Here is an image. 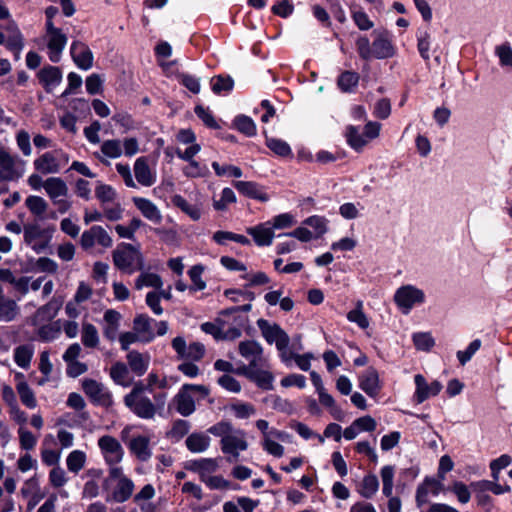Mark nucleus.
<instances>
[{"instance_id":"obj_57","label":"nucleus","mask_w":512,"mask_h":512,"mask_svg":"<svg viewBox=\"0 0 512 512\" xmlns=\"http://www.w3.org/2000/svg\"><path fill=\"white\" fill-rule=\"evenodd\" d=\"M217 323L218 324L211 323V322H205L201 325V329L205 333L211 334L215 339L221 340L225 323L222 319H218Z\"/></svg>"},{"instance_id":"obj_42","label":"nucleus","mask_w":512,"mask_h":512,"mask_svg":"<svg viewBox=\"0 0 512 512\" xmlns=\"http://www.w3.org/2000/svg\"><path fill=\"white\" fill-rule=\"evenodd\" d=\"M266 145L278 156L288 157L292 155L290 146L281 139L266 137Z\"/></svg>"},{"instance_id":"obj_24","label":"nucleus","mask_w":512,"mask_h":512,"mask_svg":"<svg viewBox=\"0 0 512 512\" xmlns=\"http://www.w3.org/2000/svg\"><path fill=\"white\" fill-rule=\"evenodd\" d=\"M48 48L50 50L49 59L57 63L60 61L61 53L67 43V37L61 30L49 34Z\"/></svg>"},{"instance_id":"obj_46","label":"nucleus","mask_w":512,"mask_h":512,"mask_svg":"<svg viewBox=\"0 0 512 512\" xmlns=\"http://www.w3.org/2000/svg\"><path fill=\"white\" fill-rule=\"evenodd\" d=\"M318 395H319L320 403L323 406L330 408L331 415L337 420H342L343 415H344L343 411L341 410V408H339L338 406L335 405L334 398L330 394H328L325 390L319 392Z\"/></svg>"},{"instance_id":"obj_36","label":"nucleus","mask_w":512,"mask_h":512,"mask_svg":"<svg viewBox=\"0 0 512 512\" xmlns=\"http://www.w3.org/2000/svg\"><path fill=\"white\" fill-rule=\"evenodd\" d=\"M81 340L84 346L94 348L99 343V336L96 327L91 323H84L82 327Z\"/></svg>"},{"instance_id":"obj_16","label":"nucleus","mask_w":512,"mask_h":512,"mask_svg":"<svg viewBox=\"0 0 512 512\" xmlns=\"http://www.w3.org/2000/svg\"><path fill=\"white\" fill-rule=\"evenodd\" d=\"M174 403L176 405L177 412L184 417L190 416L196 409L195 400L186 384L181 387L179 392L174 397Z\"/></svg>"},{"instance_id":"obj_3","label":"nucleus","mask_w":512,"mask_h":512,"mask_svg":"<svg viewBox=\"0 0 512 512\" xmlns=\"http://www.w3.org/2000/svg\"><path fill=\"white\" fill-rule=\"evenodd\" d=\"M239 354L248 361L240 367H267L262 346L254 340L241 341L238 345Z\"/></svg>"},{"instance_id":"obj_60","label":"nucleus","mask_w":512,"mask_h":512,"mask_svg":"<svg viewBox=\"0 0 512 512\" xmlns=\"http://www.w3.org/2000/svg\"><path fill=\"white\" fill-rule=\"evenodd\" d=\"M49 480L53 487L60 488L66 484L68 479L65 471L61 467L56 466L50 471Z\"/></svg>"},{"instance_id":"obj_31","label":"nucleus","mask_w":512,"mask_h":512,"mask_svg":"<svg viewBox=\"0 0 512 512\" xmlns=\"http://www.w3.org/2000/svg\"><path fill=\"white\" fill-rule=\"evenodd\" d=\"M247 232L253 237L254 241L259 246L270 245L274 237V232L272 228H267L264 227L263 225H258L256 227L249 228Z\"/></svg>"},{"instance_id":"obj_53","label":"nucleus","mask_w":512,"mask_h":512,"mask_svg":"<svg viewBox=\"0 0 512 512\" xmlns=\"http://www.w3.org/2000/svg\"><path fill=\"white\" fill-rule=\"evenodd\" d=\"M190 427L191 425L188 421L182 419L176 420L173 423V427L169 431L168 436L179 440L189 432Z\"/></svg>"},{"instance_id":"obj_6","label":"nucleus","mask_w":512,"mask_h":512,"mask_svg":"<svg viewBox=\"0 0 512 512\" xmlns=\"http://www.w3.org/2000/svg\"><path fill=\"white\" fill-rule=\"evenodd\" d=\"M220 444L222 452L231 455V457L228 458L230 462L237 461L239 451H244L248 447L245 433L242 430L233 431L229 436L222 438Z\"/></svg>"},{"instance_id":"obj_21","label":"nucleus","mask_w":512,"mask_h":512,"mask_svg":"<svg viewBox=\"0 0 512 512\" xmlns=\"http://www.w3.org/2000/svg\"><path fill=\"white\" fill-rule=\"evenodd\" d=\"M128 447L140 461L146 462L151 456L150 439L147 436H137L130 440Z\"/></svg>"},{"instance_id":"obj_58","label":"nucleus","mask_w":512,"mask_h":512,"mask_svg":"<svg viewBox=\"0 0 512 512\" xmlns=\"http://www.w3.org/2000/svg\"><path fill=\"white\" fill-rule=\"evenodd\" d=\"M20 447L24 450H31L37 443V438L28 430L20 428L18 430Z\"/></svg>"},{"instance_id":"obj_50","label":"nucleus","mask_w":512,"mask_h":512,"mask_svg":"<svg viewBox=\"0 0 512 512\" xmlns=\"http://www.w3.org/2000/svg\"><path fill=\"white\" fill-rule=\"evenodd\" d=\"M346 136L349 145L355 150H360L367 144V140L359 134L358 129L354 126L347 128Z\"/></svg>"},{"instance_id":"obj_29","label":"nucleus","mask_w":512,"mask_h":512,"mask_svg":"<svg viewBox=\"0 0 512 512\" xmlns=\"http://www.w3.org/2000/svg\"><path fill=\"white\" fill-rule=\"evenodd\" d=\"M234 187L243 195L260 200L262 202L268 201V196L262 193L258 187V184L251 181H235Z\"/></svg>"},{"instance_id":"obj_38","label":"nucleus","mask_w":512,"mask_h":512,"mask_svg":"<svg viewBox=\"0 0 512 512\" xmlns=\"http://www.w3.org/2000/svg\"><path fill=\"white\" fill-rule=\"evenodd\" d=\"M359 82V74L353 71L343 72L337 80L338 87L343 92H349L356 87Z\"/></svg>"},{"instance_id":"obj_8","label":"nucleus","mask_w":512,"mask_h":512,"mask_svg":"<svg viewBox=\"0 0 512 512\" xmlns=\"http://www.w3.org/2000/svg\"><path fill=\"white\" fill-rule=\"evenodd\" d=\"M257 324L268 343H275L277 349L288 348L290 338L278 324L270 325L264 319H259Z\"/></svg>"},{"instance_id":"obj_27","label":"nucleus","mask_w":512,"mask_h":512,"mask_svg":"<svg viewBox=\"0 0 512 512\" xmlns=\"http://www.w3.org/2000/svg\"><path fill=\"white\" fill-rule=\"evenodd\" d=\"M43 187L53 201L57 200L58 197H65L68 194V187L66 183L59 177H50L46 179Z\"/></svg>"},{"instance_id":"obj_7","label":"nucleus","mask_w":512,"mask_h":512,"mask_svg":"<svg viewBox=\"0 0 512 512\" xmlns=\"http://www.w3.org/2000/svg\"><path fill=\"white\" fill-rule=\"evenodd\" d=\"M96 243L104 248L111 247L113 243L108 232L98 225H94L89 230L84 231L80 238V245L84 250L93 248Z\"/></svg>"},{"instance_id":"obj_40","label":"nucleus","mask_w":512,"mask_h":512,"mask_svg":"<svg viewBox=\"0 0 512 512\" xmlns=\"http://www.w3.org/2000/svg\"><path fill=\"white\" fill-rule=\"evenodd\" d=\"M172 203L180 208L183 212L188 214L193 220H199L201 217V211L198 207L191 205L180 195H175L172 198Z\"/></svg>"},{"instance_id":"obj_13","label":"nucleus","mask_w":512,"mask_h":512,"mask_svg":"<svg viewBox=\"0 0 512 512\" xmlns=\"http://www.w3.org/2000/svg\"><path fill=\"white\" fill-rule=\"evenodd\" d=\"M414 380L416 384L414 397L416 402L419 404L424 402L430 396H436L442 389V384L439 381L435 380L428 384L425 377L421 374L415 375Z\"/></svg>"},{"instance_id":"obj_39","label":"nucleus","mask_w":512,"mask_h":512,"mask_svg":"<svg viewBox=\"0 0 512 512\" xmlns=\"http://www.w3.org/2000/svg\"><path fill=\"white\" fill-rule=\"evenodd\" d=\"M162 280L159 275L154 273H142L135 281V288L140 290L143 287H153L160 289Z\"/></svg>"},{"instance_id":"obj_12","label":"nucleus","mask_w":512,"mask_h":512,"mask_svg":"<svg viewBox=\"0 0 512 512\" xmlns=\"http://www.w3.org/2000/svg\"><path fill=\"white\" fill-rule=\"evenodd\" d=\"M394 299L397 305L407 313L415 303L423 302L424 294L421 290L408 285L399 288Z\"/></svg>"},{"instance_id":"obj_5","label":"nucleus","mask_w":512,"mask_h":512,"mask_svg":"<svg viewBox=\"0 0 512 512\" xmlns=\"http://www.w3.org/2000/svg\"><path fill=\"white\" fill-rule=\"evenodd\" d=\"M374 39L372 42V58L386 59L395 54V48L391 41L390 33L385 30H374L372 33Z\"/></svg>"},{"instance_id":"obj_15","label":"nucleus","mask_w":512,"mask_h":512,"mask_svg":"<svg viewBox=\"0 0 512 512\" xmlns=\"http://www.w3.org/2000/svg\"><path fill=\"white\" fill-rule=\"evenodd\" d=\"M37 77L45 91L50 93L61 83L62 71L59 67L48 65L38 71Z\"/></svg>"},{"instance_id":"obj_26","label":"nucleus","mask_w":512,"mask_h":512,"mask_svg":"<svg viewBox=\"0 0 512 512\" xmlns=\"http://www.w3.org/2000/svg\"><path fill=\"white\" fill-rule=\"evenodd\" d=\"M34 167L38 172L42 174L58 173L60 170V165L57 159L50 152H46L35 159Z\"/></svg>"},{"instance_id":"obj_2","label":"nucleus","mask_w":512,"mask_h":512,"mask_svg":"<svg viewBox=\"0 0 512 512\" xmlns=\"http://www.w3.org/2000/svg\"><path fill=\"white\" fill-rule=\"evenodd\" d=\"M54 229L43 228L39 223H26L23 226L24 242L36 253H42L49 245Z\"/></svg>"},{"instance_id":"obj_18","label":"nucleus","mask_w":512,"mask_h":512,"mask_svg":"<svg viewBox=\"0 0 512 512\" xmlns=\"http://www.w3.org/2000/svg\"><path fill=\"white\" fill-rule=\"evenodd\" d=\"M153 319L145 314L137 315L133 320V330L140 336V341L151 342L155 334L152 328Z\"/></svg>"},{"instance_id":"obj_10","label":"nucleus","mask_w":512,"mask_h":512,"mask_svg":"<svg viewBox=\"0 0 512 512\" xmlns=\"http://www.w3.org/2000/svg\"><path fill=\"white\" fill-rule=\"evenodd\" d=\"M98 446L104 454L105 461L109 465H116L122 461L124 450L116 438L110 435H104L99 438Z\"/></svg>"},{"instance_id":"obj_64","label":"nucleus","mask_w":512,"mask_h":512,"mask_svg":"<svg viewBox=\"0 0 512 512\" xmlns=\"http://www.w3.org/2000/svg\"><path fill=\"white\" fill-rule=\"evenodd\" d=\"M208 432L215 436H220L222 439L225 438L226 436H229L233 432V427L231 423L222 421L211 426L208 429Z\"/></svg>"},{"instance_id":"obj_43","label":"nucleus","mask_w":512,"mask_h":512,"mask_svg":"<svg viewBox=\"0 0 512 512\" xmlns=\"http://www.w3.org/2000/svg\"><path fill=\"white\" fill-rule=\"evenodd\" d=\"M379 482L375 475H367L363 478L359 493L364 498H371L378 490Z\"/></svg>"},{"instance_id":"obj_33","label":"nucleus","mask_w":512,"mask_h":512,"mask_svg":"<svg viewBox=\"0 0 512 512\" xmlns=\"http://www.w3.org/2000/svg\"><path fill=\"white\" fill-rule=\"evenodd\" d=\"M19 314V306L10 298L0 300V321L11 322Z\"/></svg>"},{"instance_id":"obj_11","label":"nucleus","mask_w":512,"mask_h":512,"mask_svg":"<svg viewBox=\"0 0 512 512\" xmlns=\"http://www.w3.org/2000/svg\"><path fill=\"white\" fill-rule=\"evenodd\" d=\"M82 388L85 394L90 398L93 403L103 406H110L112 404L111 394L105 389L103 384L94 379H84Z\"/></svg>"},{"instance_id":"obj_55","label":"nucleus","mask_w":512,"mask_h":512,"mask_svg":"<svg viewBox=\"0 0 512 512\" xmlns=\"http://www.w3.org/2000/svg\"><path fill=\"white\" fill-rule=\"evenodd\" d=\"M212 91L220 94L222 91H230L233 88L234 82L230 77L216 76L212 79Z\"/></svg>"},{"instance_id":"obj_14","label":"nucleus","mask_w":512,"mask_h":512,"mask_svg":"<svg viewBox=\"0 0 512 512\" xmlns=\"http://www.w3.org/2000/svg\"><path fill=\"white\" fill-rule=\"evenodd\" d=\"M70 52L73 61L79 68L88 70L93 66V54L86 44L74 41Z\"/></svg>"},{"instance_id":"obj_32","label":"nucleus","mask_w":512,"mask_h":512,"mask_svg":"<svg viewBox=\"0 0 512 512\" xmlns=\"http://www.w3.org/2000/svg\"><path fill=\"white\" fill-rule=\"evenodd\" d=\"M133 490L134 484L132 480L129 478H121L113 491V499L118 503H123L131 497Z\"/></svg>"},{"instance_id":"obj_48","label":"nucleus","mask_w":512,"mask_h":512,"mask_svg":"<svg viewBox=\"0 0 512 512\" xmlns=\"http://www.w3.org/2000/svg\"><path fill=\"white\" fill-rule=\"evenodd\" d=\"M25 204L31 213L36 216L43 215L48 207L46 201L39 196H29L26 199Z\"/></svg>"},{"instance_id":"obj_44","label":"nucleus","mask_w":512,"mask_h":512,"mask_svg":"<svg viewBox=\"0 0 512 512\" xmlns=\"http://www.w3.org/2000/svg\"><path fill=\"white\" fill-rule=\"evenodd\" d=\"M6 46L14 52L16 59H19V54L23 48V37L18 27L13 26V34L8 35Z\"/></svg>"},{"instance_id":"obj_62","label":"nucleus","mask_w":512,"mask_h":512,"mask_svg":"<svg viewBox=\"0 0 512 512\" xmlns=\"http://www.w3.org/2000/svg\"><path fill=\"white\" fill-rule=\"evenodd\" d=\"M496 55L503 66H512V49L509 44H501L495 49Z\"/></svg>"},{"instance_id":"obj_56","label":"nucleus","mask_w":512,"mask_h":512,"mask_svg":"<svg viewBox=\"0 0 512 512\" xmlns=\"http://www.w3.org/2000/svg\"><path fill=\"white\" fill-rule=\"evenodd\" d=\"M414 345L418 350L429 351L434 346V340L428 333H416L413 335Z\"/></svg>"},{"instance_id":"obj_37","label":"nucleus","mask_w":512,"mask_h":512,"mask_svg":"<svg viewBox=\"0 0 512 512\" xmlns=\"http://www.w3.org/2000/svg\"><path fill=\"white\" fill-rule=\"evenodd\" d=\"M128 374H129L128 367L122 362L115 363L114 365H112V367L110 369L111 378L117 384L122 385V386L130 385V381L128 380Z\"/></svg>"},{"instance_id":"obj_22","label":"nucleus","mask_w":512,"mask_h":512,"mask_svg":"<svg viewBox=\"0 0 512 512\" xmlns=\"http://www.w3.org/2000/svg\"><path fill=\"white\" fill-rule=\"evenodd\" d=\"M134 173L138 183L143 186L150 187L155 183V176L148 165L146 157H140L135 161Z\"/></svg>"},{"instance_id":"obj_51","label":"nucleus","mask_w":512,"mask_h":512,"mask_svg":"<svg viewBox=\"0 0 512 512\" xmlns=\"http://www.w3.org/2000/svg\"><path fill=\"white\" fill-rule=\"evenodd\" d=\"M305 225L312 227L316 231L315 237H321L327 231V220L321 216H311L304 220Z\"/></svg>"},{"instance_id":"obj_49","label":"nucleus","mask_w":512,"mask_h":512,"mask_svg":"<svg viewBox=\"0 0 512 512\" xmlns=\"http://www.w3.org/2000/svg\"><path fill=\"white\" fill-rule=\"evenodd\" d=\"M102 153L110 158H118L122 154V146L120 140H106L101 145Z\"/></svg>"},{"instance_id":"obj_20","label":"nucleus","mask_w":512,"mask_h":512,"mask_svg":"<svg viewBox=\"0 0 512 512\" xmlns=\"http://www.w3.org/2000/svg\"><path fill=\"white\" fill-rule=\"evenodd\" d=\"M126 406L143 419H152L157 412L156 405L145 396L134 399L131 405Z\"/></svg>"},{"instance_id":"obj_30","label":"nucleus","mask_w":512,"mask_h":512,"mask_svg":"<svg viewBox=\"0 0 512 512\" xmlns=\"http://www.w3.org/2000/svg\"><path fill=\"white\" fill-rule=\"evenodd\" d=\"M210 441V437L204 433H192L186 438L185 444L189 451L201 453L208 449Z\"/></svg>"},{"instance_id":"obj_54","label":"nucleus","mask_w":512,"mask_h":512,"mask_svg":"<svg viewBox=\"0 0 512 512\" xmlns=\"http://www.w3.org/2000/svg\"><path fill=\"white\" fill-rule=\"evenodd\" d=\"M356 48L361 59H372V44H370V41L366 36L358 37L356 40Z\"/></svg>"},{"instance_id":"obj_61","label":"nucleus","mask_w":512,"mask_h":512,"mask_svg":"<svg viewBox=\"0 0 512 512\" xmlns=\"http://www.w3.org/2000/svg\"><path fill=\"white\" fill-rule=\"evenodd\" d=\"M207 172L208 169L205 166H200V164L195 160L189 161V164L183 169V173L187 177L191 178L203 177Z\"/></svg>"},{"instance_id":"obj_25","label":"nucleus","mask_w":512,"mask_h":512,"mask_svg":"<svg viewBox=\"0 0 512 512\" xmlns=\"http://www.w3.org/2000/svg\"><path fill=\"white\" fill-rule=\"evenodd\" d=\"M133 202L135 206L141 211L143 216L155 224H159L162 221V215L157 206L148 199L145 198H134Z\"/></svg>"},{"instance_id":"obj_34","label":"nucleus","mask_w":512,"mask_h":512,"mask_svg":"<svg viewBox=\"0 0 512 512\" xmlns=\"http://www.w3.org/2000/svg\"><path fill=\"white\" fill-rule=\"evenodd\" d=\"M33 354L34 349L32 345H20L14 350V360L18 366L23 369H27L30 366Z\"/></svg>"},{"instance_id":"obj_28","label":"nucleus","mask_w":512,"mask_h":512,"mask_svg":"<svg viewBox=\"0 0 512 512\" xmlns=\"http://www.w3.org/2000/svg\"><path fill=\"white\" fill-rule=\"evenodd\" d=\"M16 378L19 379V382L16 385V390L18 392L21 402L30 409L35 408L37 406V401L34 392L29 387L27 382L24 381L23 374L17 373Z\"/></svg>"},{"instance_id":"obj_23","label":"nucleus","mask_w":512,"mask_h":512,"mask_svg":"<svg viewBox=\"0 0 512 512\" xmlns=\"http://www.w3.org/2000/svg\"><path fill=\"white\" fill-rule=\"evenodd\" d=\"M360 388L369 396L374 397L380 390L379 377L375 369L369 368L359 379Z\"/></svg>"},{"instance_id":"obj_4","label":"nucleus","mask_w":512,"mask_h":512,"mask_svg":"<svg viewBox=\"0 0 512 512\" xmlns=\"http://www.w3.org/2000/svg\"><path fill=\"white\" fill-rule=\"evenodd\" d=\"M236 373L254 382L263 390L273 389L274 376L266 367H238Z\"/></svg>"},{"instance_id":"obj_17","label":"nucleus","mask_w":512,"mask_h":512,"mask_svg":"<svg viewBox=\"0 0 512 512\" xmlns=\"http://www.w3.org/2000/svg\"><path fill=\"white\" fill-rule=\"evenodd\" d=\"M442 489V484L433 479L426 478L422 484H420L416 491V504L418 507L423 506L429 502V494L438 495Z\"/></svg>"},{"instance_id":"obj_63","label":"nucleus","mask_w":512,"mask_h":512,"mask_svg":"<svg viewBox=\"0 0 512 512\" xmlns=\"http://www.w3.org/2000/svg\"><path fill=\"white\" fill-rule=\"evenodd\" d=\"M480 346H481V341L476 339L469 344L468 348L465 351H458L457 357H458L459 362L462 365H464L466 362H468L471 359V357L474 355V353L480 348Z\"/></svg>"},{"instance_id":"obj_59","label":"nucleus","mask_w":512,"mask_h":512,"mask_svg":"<svg viewBox=\"0 0 512 512\" xmlns=\"http://www.w3.org/2000/svg\"><path fill=\"white\" fill-rule=\"evenodd\" d=\"M294 216L289 213H283L273 218L271 225L274 229H285L295 224Z\"/></svg>"},{"instance_id":"obj_45","label":"nucleus","mask_w":512,"mask_h":512,"mask_svg":"<svg viewBox=\"0 0 512 512\" xmlns=\"http://www.w3.org/2000/svg\"><path fill=\"white\" fill-rule=\"evenodd\" d=\"M234 126L248 137L256 134V126L253 120L245 115L237 116L234 120Z\"/></svg>"},{"instance_id":"obj_41","label":"nucleus","mask_w":512,"mask_h":512,"mask_svg":"<svg viewBox=\"0 0 512 512\" xmlns=\"http://www.w3.org/2000/svg\"><path fill=\"white\" fill-rule=\"evenodd\" d=\"M59 309L60 305L58 302L50 301L37 310L35 318L41 322L50 321L57 315Z\"/></svg>"},{"instance_id":"obj_35","label":"nucleus","mask_w":512,"mask_h":512,"mask_svg":"<svg viewBox=\"0 0 512 512\" xmlns=\"http://www.w3.org/2000/svg\"><path fill=\"white\" fill-rule=\"evenodd\" d=\"M86 462V454L80 450L72 451L66 459L67 468L70 472L77 474L84 468Z\"/></svg>"},{"instance_id":"obj_47","label":"nucleus","mask_w":512,"mask_h":512,"mask_svg":"<svg viewBox=\"0 0 512 512\" xmlns=\"http://www.w3.org/2000/svg\"><path fill=\"white\" fill-rule=\"evenodd\" d=\"M362 307V301H358L356 303V308L348 312L347 319L350 322L356 323L360 328L366 329L369 326V321L364 314Z\"/></svg>"},{"instance_id":"obj_52","label":"nucleus","mask_w":512,"mask_h":512,"mask_svg":"<svg viewBox=\"0 0 512 512\" xmlns=\"http://www.w3.org/2000/svg\"><path fill=\"white\" fill-rule=\"evenodd\" d=\"M95 194L102 204L112 202L116 197L115 190L110 185L102 183L96 187Z\"/></svg>"},{"instance_id":"obj_9","label":"nucleus","mask_w":512,"mask_h":512,"mask_svg":"<svg viewBox=\"0 0 512 512\" xmlns=\"http://www.w3.org/2000/svg\"><path fill=\"white\" fill-rule=\"evenodd\" d=\"M172 347L180 359L199 361L205 355V346L200 342H192L188 346L183 337H176L172 340Z\"/></svg>"},{"instance_id":"obj_1","label":"nucleus","mask_w":512,"mask_h":512,"mask_svg":"<svg viewBox=\"0 0 512 512\" xmlns=\"http://www.w3.org/2000/svg\"><path fill=\"white\" fill-rule=\"evenodd\" d=\"M114 265L121 271L132 274L144 270V257L132 244H122L113 251Z\"/></svg>"},{"instance_id":"obj_19","label":"nucleus","mask_w":512,"mask_h":512,"mask_svg":"<svg viewBox=\"0 0 512 512\" xmlns=\"http://www.w3.org/2000/svg\"><path fill=\"white\" fill-rule=\"evenodd\" d=\"M126 359L129 368L137 376L144 375L148 370L150 364V355L148 353H140L136 350H132L128 352Z\"/></svg>"}]
</instances>
